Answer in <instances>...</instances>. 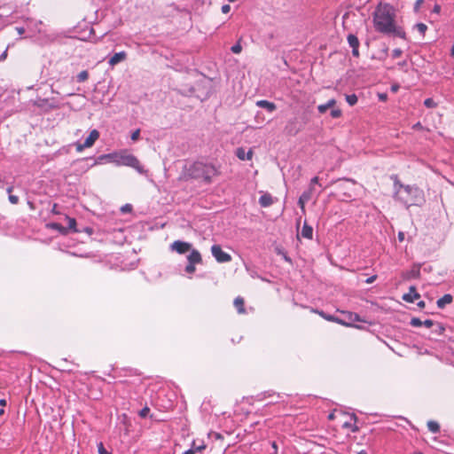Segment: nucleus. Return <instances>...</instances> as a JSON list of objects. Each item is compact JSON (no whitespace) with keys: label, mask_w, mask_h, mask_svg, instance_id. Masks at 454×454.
I'll list each match as a JSON object with an SVG mask.
<instances>
[{"label":"nucleus","mask_w":454,"mask_h":454,"mask_svg":"<svg viewBox=\"0 0 454 454\" xmlns=\"http://www.w3.org/2000/svg\"><path fill=\"white\" fill-rule=\"evenodd\" d=\"M314 192L315 187L309 186V188L300 196L298 204L303 212L305 211V204L311 200Z\"/></svg>","instance_id":"9d476101"},{"label":"nucleus","mask_w":454,"mask_h":454,"mask_svg":"<svg viewBox=\"0 0 454 454\" xmlns=\"http://www.w3.org/2000/svg\"><path fill=\"white\" fill-rule=\"evenodd\" d=\"M422 325H423V322L418 317H413L411 320V325H412L414 327H419V326H422Z\"/></svg>","instance_id":"c85d7f7f"},{"label":"nucleus","mask_w":454,"mask_h":454,"mask_svg":"<svg viewBox=\"0 0 454 454\" xmlns=\"http://www.w3.org/2000/svg\"><path fill=\"white\" fill-rule=\"evenodd\" d=\"M255 105L261 108L266 109L269 113H272L277 109V106L274 103L270 102L268 100H258Z\"/></svg>","instance_id":"4468645a"},{"label":"nucleus","mask_w":454,"mask_h":454,"mask_svg":"<svg viewBox=\"0 0 454 454\" xmlns=\"http://www.w3.org/2000/svg\"><path fill=\"white\" fill-rule=\"evenodd\" d=\"M341 115V111L340 109H333L331 111V116L333 118H339Z\"/></svg>","instance_id":"72a5a7b5"},{"label":"nucleus","mask_w":454,"mask_h":454,"mask_svg":"<svg viewBox=\"0 0 454 454\" xmlns=\"http://www.w3.org/2000/svg\"><path fill=\"white\" fill-rule=\"evenodd\" d=\"M414 128H421V124L419 122H418L414 125Z\"/></svg>","instance_id":"338daca9"},{"label":"nucleus","mask_w":454,"mask_h":454,"mask_svg":"<svg viewBox=\"0 0 454 454\" xmlns=\"http://www.w3.org/2000/svg\"><path fill=\"white\" fill-rule=\"evenodd\" d=\"M205 449V445H200V446H198V447H194V451L195 450H198V451H201L202 450Z\"/></svg>","instance_id":"3c124183"},{"label":"nucleus","mask_w":454,"mask_h":454,"mask_svg":"<svg viewBox=\"0 0 454 454\" xmlns=\"http://www.w3.org/2000/svg\"><path fill=\"white\" fill-rule=\"evenodd\" d=\"M333 322H335L337 324H340V325H346V326H349L350 325L349 324L345 323L342 319L338 318L336 317H334Z\"/></svg>","instance_id":"58836bf2"},{"label":"nucleus","mask_w":454,"mask_h":454,"mask_svg":"<svg viewBox=\"0 0 454 454\" xmlns=\"http://www.w3.org/2000/svg\"><path fill=\"white\" fill-rule=\"evenodd\" d=\"M424 105L428 108H434L436 106V103L433 100V98H427L424 101Z\"/></svg>","instance_id":"c756f323"},{"label":"nucleus","mask_w":454,"mask_h":454,"mask_svg":"<svg viewBox=\"0 0 454 454\" xmlns=\"http://www.w3.org/2000/svg\"><path fill=\"white\" fill-rule=\"evenodd\" d=\"M47 101L46 100H40V103H35L38 106H43Z\"/></svg>","instance_id":"4d7b16f0"},{"label":"nucleus","mask_w":454,"mask_h":454,"mask_svg":"<svg viewBox=\"0 0 454 454\" xmlns=\"http://www.w3.org/2000/svg\"><path fill=\"white\" fill-rule=\"evenodd\" d=\"M440 10H441V7L437 4L434 7V12H439Z\"/></svg>","instance_id":"bf43d9fd"},{"label":"nucleus","mask_w":454,"mask_h":454,"mask_svg":"<svg viewBox=\"0 0 454 454\" xmlns=\"http://www.w3.org/2000/svg\"><path fill=\"white\" fill-rule=\"evenodd\" d=\"M354 320L355 321H360L359 316L357 314H354Z\"/></svg>","instance_id":"e2e57ef3"},{"label":"nucleus","mask_w":454,"mask_h":454,"mask_svg":"<svg viewBox=\"0 0 454 454\" xmlns=\"http://www.w3.org/2000/svg\"><path fill=\"white\" fill-rule=\"evenodd\" d=\"M420 297L414 286H410L409 293L403 295V300L406 302H413Z\"/></svg>","instance_id":"9b49d317"},{"label":"nucleus","mask_w":454,"mask_h":454,"mask_svg":"<svg viewBox=\"0 0 454 454\" xmlns=\"http://www.w3.org/2000/svg\"><path fill=\"white\" fill-rule=\"evenodd\" d=\"M329 185H335L333 194L340 200H351L356 195V182L350 178H340L332 181Z\"/></svg>","instance_id":"20e7f679"},{"label":"nucleus","mask_w":454,"mask_h":454,"mask_svg":"<svg viewBox=\"0 0 454 454\" xmlns=\"http://www.w3.org/2000/svg\"><path fill=\"white\" fill-rule=\"evenodd\" d=\"M380 98L381 100H385L387 98V95L386 94H381V95H380Z\"/></svg>","instance_id":"680f3d73"},{"label":"nucleus","mask_w":454,"mask_h":454,"mask_svg":"<svg viewBox=\"0 0 454 454\" xmlns=\"http://www.w3.org/2000/svg\"><path fill=\"white\" fill-rule=\"evenodd\" d=\"M259 203L263 207H270L273 203L272 196L269 193L262 194L259 199Z\"/></svg>","instance_id":"dca6fc26"},{"label":"nucleus","mask_w":454,"mask_h":454,"mask_svg":"<svg viewBox=\"0 0 454 454\" xmlns=\"http://www.w3.org/2000/svg\"><path fill=\"white\" fill-rule=\"evenodd\" d=\"M195 265H196V264L189 263V262H188V264L186 265V267H185V269H184L185 272H187V273H189V274H192V273H194V271H195V270H196V269H195Z\"/></svg>","instance_id":"7c9ffc66"},{"label":"nucleus","mask_w":454,"mask_h":454,"mask_svg":"<svg viewBox=\"0 0 454 454\" xmlns=\"http://www.w3.org/2000/svg\"><path fill=\"white\" fill-rule=\"evenodd\" d=\"M187 260L189 263L200 264L202 262V257L200 253L196 249H191Z\"/></svg>","instance_id":"f8f14e48"},{"label":"nucleus","mask_w":454,"mask_h":454,"mask_svg":"<svg viewBox=\"0 0 454 454\" xmlns=\"http://www.w3.org/2000/svg\"><path fill=\"white\" fill-rule=\"evenodd\" d=\"M66 220L67 221V232L69 231H72L74 232H77V230H76V221L74 218L73 217H69V216H66Z\"/></svg>","instance_id":"4be33fe9"},{"label":"nucleus","mask_w":454,"mask_h":454,"mask_svg":"<svg viewBox=\"0 0 454 454\" xmlns=\"http://www.w3.org/2000/svg\"><path fill=\"white\" fill-rule=\"evenodd\" d=\"M150 410L148 407H145L143 408L140 411H139V416L141 418H145L147 416V414L149 413Z\"/></svg>","instance_id":"4c0bfd02"},{"label":"nucleus","mask_w":454,"mask_h":454,"mask_svg":"<svg viewBox=\"0 0 454 454\" xmlns=\"http://www.w3.org/2000/svg\"><path fill=\"white\" fill-rule=\"evenodd\" d=\"M105 157L114 158L115 160L114 161L116 162L117 165L131 167V168H135L137 171H138L139 173L145 172L144 168L141 165V163L139 162V160H137V158L132 154H122L120 156L108 154V155H106Z\"/></svg>","instance_id":"39448f33"},{"label":"nucleus","mask_w":454,"mask_h":454,"mask_svg":"<svg viewBox=\"0 0 454 454\" xmlns=\"http://www.w3.org/2000/svg\"><path fill=\"white\" fill-rule=\"evenodd\" d=\"M236 156L241 160H251L253 156V150L250 149L246 152L244 148L239 147L236 151Z\"/></svg>","instance_id":"2eb2a0df"},{"label":"nucleus","mask_w":454,"mask_h":454,"mask_svg":"<svg viewBox=\"0 0 454 454\" xmlns=\"http://www.w3.org/2000/svg\"><path fill=\"white\" fill-rule=\"evenodd\" d=\"M6 192L11 194V192H12V186H10L7 188Z\"/></svg>","instance_id":"0e129e2a"},{"label":"nucleus","mask_w":454,"mask_h":454,"mask_svg":"<svg viewBox=\"0 0 454 454\" xmlns=\"http://www.w3.org/2000/svg\"><path fill=\"white\" fill-rule=\"evenodd\" d=\"M122 212H129L131 211V206L129 204H127L121 207Z\"/></svg>","instance_id":"49530a36"},{"label":"nucleus","mask_w":454,"mask_h":454,"mask_svg":"<svg viewBox=\"0 0 454 454\" xmlns=\"http://www.w3.org/2000/svg\"><path fill=\"white\" fill-rule=\"evenodd\" d=\"M411 277L418 278L419 276V270H412L411 272Z\"/></svg>","instance_id":"09e8293b"},{"label":"nucleus","mask_w":454,"mask_h":454,"mask_svg":"<svg viewBox=\"0 0 454 454\" xmlns=\"http://www.w3.org/2000/svg\"><path fill=\"white\" fill-rule=\"evenodd\" d=\"M450 54H451L452 56H454V43H453V45H452V47H451Z\"/></svg>","instance_id":"69168bd1"},{"label":"nucleus","mask_w":454,"mask_h":454,"mask_svg":"<svg viewBox=\"0 0 454 454\" xmlns=\"http://www.w3.org/2000/svg\"><path fill=\"white\" fill-rule=\"evenodd\" d=\"M272 448H274L275 450H277V443L275 442H272Z\"/></svg>","instance_id":"774afa93"},{"label":"nucleus","mask_w":454,"mask_h":454,"mask_svg":"<svg viewBox=\"0 0 454 454\" xmlns=\"http://www.w3.org/2000/svg\"><path fill=\"white\" fill-rule=\"evenodd\" d=\"M302 129V125L301 123L300 122V121L298 120V118L294 117L293 119H290L287 123H286V126L285 128V130L286 132L288 134V135H291V136H294L296 135L300 130H301Z\"/></svg>","instance_id":"6e6552de"},{"label":"nucleus","mask_w":454,"mask_h":454,"mask_svg":"<svg viewBox=\"0 0 454 454\" xmlns=\"http://www.w3.org/2000/svg\"><path fill=\"white\" fill-rule=\"evenodd\" d=\"M422 325H425L426 327L430 328L434 325V321L431 319H427L423 322Z\"/></svg>","instance_id":"ea45409f"},{"label":"nucleus","mask_w":454,"mask_h":454,"mask_svg":"<svg viewBox=\"0 0 454 454\" xmlns=\"http://www.w3.org/2000/svg\"><path fill=\"white\" fill-rule=\"evenodd\" d=\"M376 278H377V276L373 275V276L368 278L365 282L367 284H372V283H373L376 280Z\"/></svg>","instance_id":"a18cd8bd"},{"label":"nucleus","mask_w":454,"mask_h":454,"mask_svg":"<svg viewBox=\"0 0 454 454\" xmlns=\"http://www.w3.org/2000/svg\"><path fill=\"white\" fill-rule=\"evenodd\" d=\"M183 454H194V450L191 449L186 451H184Z\"/></svg>","instance_id":"13d9d810"},{"label":"nucleus","mask_w":454,"mask_h":454,"mask_svg":"<svg viewBox=\"0 0 454 454\" xmlns=\"http://www.w3.org/2000/svg\"><path fill=\"white\" fill-rule=\"evenodd\" d=\"M233 304L239 314H244L246 312L245 301L242 297L238 296L237 298H235Z\"/></svg>","instance_id":"f3484780"},{"label":"nucleus","mask_w":454,"mask_h":454,"mask_svg":"<svg viewBox=\"0 0 454 454\" xmlns=\"http://www.w3.org/2000/svg\"><path fill=\"white\" fill-rule=\"evenodd\" d=\"M348 43L351 48H358L359 47L358 38L353 34H349L348 35Z\"/></svg>","instance_id":"412c9836"},{"label":"nucleus","mask_w":454,"mask_h":454,"mask_svg":"<svg viewBox=\"0 0 454 454\" xmlns=\"http://www.w3.org/2000/svg\"><path fill=\"white\" fill-rule=\"evenodd\" d=\"M231 51H232L233 53H235V54H239V53H240V52H241V51H242V47H241V45H240V43H237L235 45H233V46L231 47Z\"/></svg>","instance_id":"2f4dec72"},{"label":"nucleus","mask_w":454,"mask_h":454,"mask_svg":"<svg viewBox=\"0 0 454 454\" xmlns=\"http://www.w3.org/2000/svg\"><path fill=\"white\" fill-rule=\"evenodd\" d=\"M9 201L13 204V205H16L19 203V197L16 196V195H12L10 194L9 195Z\"/></svg>","instance_id":"c9c22d12"},{"label":"nucleus","mask_w":454,"mask_h":454,"mask_svg":"<svg viewBox=\"0 0 454 454\" xmlns=\"http://www.w3.org/2000/svg\"><path fill=\"white\" fill-rule=\"evenodd\" d=\"M98 453H99V454H110V452H109V451H107V450L105 449V447H104V445H103V443H102V442H99V443L98 444Z\"/></svg>","instance_id":"473e14b6"},{"label":"nucleus","mask_w":454,"mask_h":454,"mask_svg":"<svg viewBox=\"0 0 454 454\" xmlns=\"http://www.w3.org/2000/svg\"><path fill=\"white\" fill-rule=\"evenodd\" d=\"M399 89V85L397 84H395V85H392L391 87V90L394 91V92H396Z\"/></svg>","instance_id":"603ef678"},{"label":"nucleus","mask_w":454,"mask_h":454,"mask_svg":"<svg viewBox=\"0 0 454 454\" xmlns=\"http://www.w3.org/2000/svg\"><path fill=\"white\" fill-rule=\"evenodd\" d=\"M394 198L407 208L411 206H422L425 202L424 192L415 185H404L396 176L394 181Z\"/></svg>","instance_id":"f03ea898"},{"label":"nucleus","mask_w":454,"mask_h":454,"mask_svg":"<svg viewBox=\"0 0 454 454\" xmlns=\"http://www.w3.org/2000/svg\"><path fill=\"white\" fill-rule=\"evenodd\" d=\"M352 55L354 57H358L359 56V51H358V48H352Z\"/></svg>","instance_id":"8fccbe9b"},{"label":"nucleus","mask_w":454,"mask_h":454,"mask_svg":"<svg viewBox=\"0 0 454 454\" xmlns=\"http://www.w3.org/2000/svg\"><path fill=\"white\" fill-rule=\"evenodd\" d=\"M313 235V229L311 226L308 225L306 223H304L301 230V236L305 239H311Z\"/></svg>","instance_id":"aec40b11"},{"label":"nucleus","mask_w":454,"mask_h":454,"mask_svg":"<svg viewBox=\"0 0 454 454\" xmlns=\"http://www.w3.org/2000/svg\"><path fill=\"white\" fill-rule=\"evenodd\" d=\"M318 176H314L311 180H310V184H309V186H313L317 184H318Z\"/></svg>","instance_id":"c03bdc74"},{"label":"nucleus","mask_w":454,"mask_h":454,"mask_svg":"<svg viewBox=\"0 0 454 454\" xmlns=\"http://www.w3.org/2000/svg\"><path fill=\"white\" fill-rule=\"evenodd\" d=\"M6 404V401L4 399L0 400V405L4 406Z\"/></svg>","instance_id":"052dcab7"},{"label":"nucleus","mask_w":454,"mask_h":454,"mask_svg":"<svg viewBox=\"0 0 454 454\" xmlns=\"http://www.w3.org/2000/svg\"><path fill=\"white\" fill-rule=\"evenodd\" d=\"M88 78H89V73L86 70L80 72L76 76V80L78 82H83L87 81Z\"/></svg>","instance_id":"393cba45"},{"label":"nucleus","mask_w":454,"mask_h":454,"mask_svg":"<svg viewBox=\"0 0 454 454\" xmlns=\"http://www.w3.org/2000/svg\"><path fill=\"white\" fill-rule=\"evenodd\" d=\"M7 58V49L0 55V61H4Z\"/></svg>","instance_id":"de8ad7c7"},{"label":"nucleus","mask_w":454,"mask_h":454,"mask_svg":"<svg viewBox=\"0 0 454 454\" xmlns=\"http://www.w3.org/2000/svg\"><path fill=\"white\" fill-rule=\"evenodd\" d=\"M336 104V100L332 98L326 104L319 105L317 110L320 114H325L329 108H333Z\"/></svg>","instance_id":"6ab92c4d"},{"label":"nucleus","mask_w":454,"mask_h":454,"mask_svg":"<svg viewBox=\"0 0 454 454\" xmlns=\"http://www.w3.org/2000/svg\"><path fill=\"white\" fill-rule=\"evenodd\" d=\"M139 136H140V129H136L135 131H133V132H132V134H131V139H132L133 141H137V140H138Z\"/></svg>","instance_id":"f704fd0d"},{"label":"nucleus","mask_w":454,"mask_h":454,"mask_svg":"<svg viewBox=\"0 0 454 454\" xmlns=\"http://www.w3.org/2000/svg\"><path fill=\"white\" fill-rule=\"evenodd\" d=\"M127 58V54L125 51H120L115 53L113 57L110 58L108 63L110 66L114 67L118 63L125 60Z\"/></svg>","instance_id":"ddd939ff"},{"label":"nucleus","mask_w":454,"mask_h":454,"mask_svg":"<svg viewBox=\"0 0 454 454\" xmlns=\"http://www.w3.org/2000/svg\"><path fill=\"white\" fill-rule=\"evenodd\" d=\"M98 137H99V132L97 129L91 130L83 144L76 145V151L82 152L84 148L91 147Z\"/></svg>","instance_id":"0eeeda50"},{"label":"nucleus","mask_w":454,"mask_h":454,"mask_svg":"<svg viewBox=\"0 0 454 454\" xmlns=\"http://www.w3.org/2000/svg\"><path fill=\"white\" fill-rule=\"evenodd\" d=\"M415 27L417 28V30L422 35H424V34L426 33L427 29V27L426 24L424 23H418L415 25Z\"/></svg>","instance_id":"cd10ccee"},{"label":"nucleus","mask_w":454,"mask_h":454,"mask_svg":"<svg viewBox=\"0 0 454 454\" xmlns=\"http://www.w3.org/2000/svg\"><path fill=\"white\" fill-rule=\"evenodd\" d=\"M346 101L349 106H355L357 103V97L356 94L346 95Z\"/></svg>","instance_id":"a878e982"},{"label":"nucleus","mask_w":454,"mask_h":454,"mask_svg":"<svg viewBox=\"0 0 454 454\" xmlns=\"http://www.w3.org/2000/svg\"><path fill=\"white\" fill-rule=\"evenodd\" d=\"M192 247L191 243L181 240H176L170 245V248L180 254L189 252Z\"/></svg>","instance_id":"1a4fd4ad"},{"label":"nucleus","mask_w":454,"mask_h":454,"mask_svg":"<svg viewBox=\"0 0 454 454\" xmlns=\"http://www.w3.org/2000/svg\"><path fill=\"white\" fill-rule=\"evenodd\" d=\"M403 51L401 49H395L393 51H392V57L394 59H397L399 58L401 55H402Z\"/></svg>","instance_id":"e433bc0d"},{"label":"nucleus","mask_w":454,"mask_h":454,"mask_svg":"<svg viewBox=\"0 0 454 454\" xmlns=\"http://www.w3.org/2000/svg\"><path fill=\"white\" fill-rule=\"evenodd\" d=\"M221 10L223 13L227 14L231 11V6L229 4H223Z\"/></svg>","instance_id":"a19ab883"},{"label":"nucleus","mask_w":454,"mask_h":454,"mask_svg":"<svg viewBox=\"0 0 454 454\" xmlns=\"http://www.w3.org/2000/svg\"><path fill=\"white\" fill-rule=\"evenodd\" d=\"M443 332H444V327L442 325L437 324V329L435 330V333L438 334H442Z\"/></svg>","instance_id":"37998d69"},{"label":"nucleus","mask_w":454,"mask_h":454,"mask_svg":"<svg viewBox=\"0 0 454 454\" xmlns=\"http://www.w3.org/2000/svg\"><path fill=\"white\" fill-rule=\"evenodd\" d=\"M211 253L218 262H228L231 260V256L223 252L219 245H214L211 247Z\"/></svg>","instance_id":"423d86ee"},{"label":"nucleus","mask_w":454,"mask_h":454,"mask_svg":"<svg viewBox=\"0 0 454 454\" xmlns=\"http://www.w3.org/2000/svg\"><path fill=\"white\" fill-rule=\"evenodd\" d=\"M16 29H17L19 35H22L25 32V29L23 27H17Z\"/></svg>","instance_id":"5fc2aeb1"},{"label":"nucleus","mask_w":454,"mask_h":454,"mask_svg":"<svg viewBox=\"0 0 454 454\" xmlns=\"http://www.w3.org/2000/svg\"><path fill=\"white\" fill-rule=\"evenodd\" d=\"M50 228L53 229V230H57L59 231L60 233L62 234H67V228L62 226L60 223H50Z\"/></svg>","instance_id":"5701e85b"},{"label":"nucleus","mask_w":454,"mask_h":454,"mask_svg":"<svg viewBox=\"0 0 454 454\" xmlns=\"http://www.w3.org/2000/svg\"><path fill=\"white\" fill-rule=\"evenodd\" d=\"M427 427L432 433H438L440 431V425L434 420H430L427 422Z\"/></svg>","instance_id":"b1692460"},{"label":"nucleus","mask_w":454,"mask_h":454,"mask_svg":"<svg viewBox=\"0 0 454 454\" xmlns=\"http://www.w3.org/2000/svg\"><path fill=\"white\" fill-rule=\"evenodd\" d=\"M314 311H315L316 313H317L319 316H321L323 318H325V320H327V321L333 322V318H334V316L325 314L324 311H318V310H314Z\"/></svg>","instance_id":"bb28decb"},{"label":"nucleus","mask_w":454,"mask_h":454,"mask_svg":"<svg viewBox=\"0 0 454 454\" xmlns=\"http://www.w3.org/2000/svg\"><path fill=\"white\" fill-rule=\"evenodd\" d=\"M453 298L450 294H444L442 298L437 301V307L439 309H443L445 305L451 303Z\"/></svg>","instance_id":"a211bd4d"},{"label":"nucleus","mask_w":454,"mask_h":454,"mask_svg":"<svg viewBox=\"0 0 454 454\" xmlns=\"http://www.w3.org/2000/svg\"><path fill=\"white\" fill-rule=\"evenodd\" d=\"M395 10L389 4H380L373 16V23L377 31L400 38H405V32L395 25Z\"/></svg>","instance_id":"f257e3e1"},{"label":"nucleus","mask_w":454,"mask_h":454,"mask_svg":"<svg viewBox=\"0 0 454 454\" xmlns=\"http://www.w3.org/2000/svg\"><path fill=\"white\" fill-rule=\"evenodd\" d=\"M425 306H426L425 301H420L418 302V307H419L420 309L425 308Z\"/></svg>","instance_id":"864d4df0"},{"label":"nucleus","mask_w":454,"mask_h":454,"mask_svg":"<svg viewBox=\"0 0 454 454\" xmlns=\"http://www.w3.org/2000/svg\"><path fill=\"white\" fill-rule=\"evenodd\" d=\"M398 239H399V240H401V241H402V240H403V239H404V234H403V232H399V234H398Z\"/></svg>","instance_id":"6e6d98bb"},{"label":"nucleus","mask_w":454,"mask_h":454,"mask_svg":"<svg viewBox=\"0 0 454 454\" xmlns=\"http://www.w3.org/2000/svg\"><path fill=\"white\" fill-rule=\"evenodd\" d=\"M219 175L218 169L212 164L196 161L185 167L184 176L192 179H201L207 184L212 182V178Z\"/></svg>","instance_id":"7ed1b4c3"},{"label":"nucleus","mask_w":454,"mask_h":454,"mask_svg":"<svg viewBox=\"0 0 454 454\" xmlns=\"http://www.w3.org/2000/svg\"><path fill=\"white\" fill-rule=\"evenodd\" d=\"M425 0H417L415 4H414V10L415 12H418L420 5L424 3Z\"/></svg>","instance_id":"79ce46f5"}]
</instances>
